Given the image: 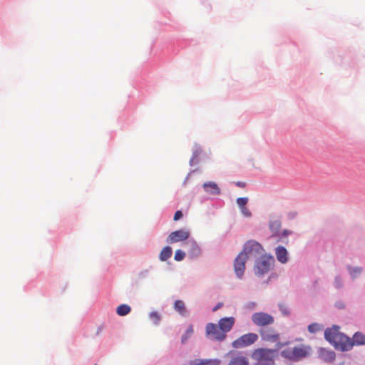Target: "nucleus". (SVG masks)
Returning <instances> with one entry per match:
<instances>
[{"mask_svg":"<svg viewBox=\"0 0 365 365\" xmlns=\"http://www.w3.org/2000/svg\"><path fill=\"white\" fill-rule=\"evenodd\" d=\"M284 235H287V231H284Z\"/></svg>","mask_w":365,"mask_h":365,"instance_id":"f704fd0d","label":"nucleus"},{"mask_svg":"<svg viewBox=\"0 0 365 365\" xmlns=\"http://www.w3.org/2000/svg\"><path fill=\"white\" fill-rule=\"evenodd\" d=\"M351 347L353 345H364L365 344V335L360 332H356L352 339V342L351 343Z\"/></svg>","mask_w":365,"mask_h":365,"instance_id":"f3484780","label":"nucleus"},{"mask_svg":"<svg viewBox=\"0 0 365 365\" xmlns=\"http://www.w3.org/2000/svg\"><path fill=\"white\" fill-rule=\"evenodd\" d=\"M194 329L193 326L192 324H190L185 331V332L182 334L181 336V343L185 344L187 341L192 336L193 334Z\"/></svg>","mask_w":365,"mask_h":365,"instance_id":"412c9836","label":"nucleus"},{"mask_svg":"<svg viewBox=\"0 0 365 365\" xmlns=\"http://www.w3.org/2000/svg\"><path fill=\"white\" fill-rule=\"evenodd\" d=\"M322 329L321 326L317 323H313L308 326V331L310 333H316Z\"/></svg>","mask_w":365,"mask_h":365,"instance_id":"b1692460","label":"nucleus"},{"mask_svg":"<svg viewBox=\"0 0 365 365\" xmlns=\"http://www.w3.org/2000/svg\"><path fill=\"white\" fill-rule=\"evenodd\" d=\"M173 254L172 248L169 246L165 247L160 252L159 258L161 261H166Z\"/></svg>","mask_w":365,"mask_h":365,"instance_id":"6ab92c4d","label":"nucleus"},{"mask_svg":"<svg viewBox=\"0 0 365 365\" xmlns=\"http://www.w3.org/2000/svg\"><path fill=\"white\" fill-rule=\"evenodd\" d=\"M263 341L276 344V349H282L290 344V341L280 342V334L272 328L261 329L259 331Z\"/></svg>","mask_w":365,"mask_h":365,"instance_id":"20e7f679","label":"nucleus"},{"mask_svg":"<svg viewBox=\"0 0 365 365\" xmlns=\"http://www.w3.org/2000/svg\"><path fill=\"white\" fill-rule=\"evenodd\" d=\"M280 227H281V223L278 220H275V221L271 222L269 223V228H270L272 232L273 233V235H279V231Z\"/></svg>","mask_w":365,"mask_h":365,"instance_id":"5701e85b","label":"nucleus"},{"mask_svg":"<svg viewBox=\"0 0 365 365\" xmlns=\"http://www.w3.org/2000/svg\"><path fill=\"white\" fill-rule=\"evenodd\" d=\"M247 259L243 256V253H239L234 261V269L238 278H242L244 274Z\"/></svg>","mask_w":365,"mask_h":365,"instance_id":"9b49d317","label":"nucleus"},{"mask_svg":"<svg viewBox=\"0 0 365 365\" xmlns=\"http://www.w3.org/2000/svg\"><path fill=\"white\" fill-rule=\"evenodd\" d=\"M191 365H220V360L213 359H195L190 362Z\"/></svg>","mask_w":365,"mask_h":365,"instance_id":"dca6fc26","label":"nucleus"},{"mask_svg":"<svg viewBox=\"0 0 365 365\" xmlns=\"http://www.w3.org/2000/svg\"><path fill=\"white\" fill-rule=\"evenodd\" d=\"M131 308L130 306L123 304L117 307L116 313L119 316H125L130 312Z\"/></svg>","mask_w":365,"mask_h":365,"instance_id":"aec40b11","label":"nucleus"},{"mask_svg":"<svg viewBox=\"0 0 365 365\" xmlns=\"http://www.w3.org/2000/svg\"><path fill=\"white\" fill-rule=\"evenodd\" d=\"M190 236V232L185 230H179L171 232L167 239L168 243H175L187 240Z\"/></svg>","mask_w":365,"mask_h":365,"instance_id":"f8f14e48","label":"nucleus"},{"mask_svg":"<svg viewBox=\"0 0 365 365\" xmlns=\"http://www.w3.org/2000/svg\"><path fill=\"white\" fill-rule=\"evenodd\" d=\"M335 282L336 283L337 287H340L341 286V279L339 277H336L335 278Z\"/></svg>","mask_w":365,"mask_h":365,"instance_id":"2f4dec72","label":"nucleus"},{"mask_svg":"<svg viewBox=\"0 0 365 365\" xmlns=\"http://www.w3.org/2000/svg\"><path fill=\"white\" fill-rule=\"evenodd\" d=\"M236 185L240 187H245L246 185V183L245 182L238 181L236 183Z\"/></svg>","mask_w":365,"mask_h":365,"instance_id":"7c9ffc66","label":"nucleus"},{"mask_svg":"<svg viewBox=\"0 0 365 365\" xmlns=\"http://www.w3.org/2000/svg\"><path fill=\"white\" fill-rule=\"evenodd\" d=\"M222 303H218L216 307H215L212 309L213 312H216L218 309H220L222 307Z\"/></svg>","mask_w":365,"mask_h":365,"instance_id":"473e14b6","label":"nucleus"},{"mask_svg":"<svg viewBox=\"0 0 365 365\" xmlns=\"http://www.w3.org/2000/svg\"><path fill=\"white\" fill-rule=\"evenodd\" d=\"M258 335L255 333H248L242 335L232 342V346L235 349H241L255 344L258 340Z\"/></svg>","mask_w":365,"mask_h":365,"instance_id":"6e6552de","label":"nucleus"},{"mask_svg":"<svg viewBox=\"0 0 365 365\" xmlns=\"http://www.w3.org/2000/svg\"><path fill=\"white\" fill-rule=\"evenodd\" d=\"M205 191L210 195H217L220 193V189L214 182H207L203 184Z\"/></svg>","mask_w":365,"mask_h":365,"instance_id":"4468645a","label":"nucleus"},{"mask_svg":"<svg viewBox=\"0 0 365 365\" xmlns=\"http://www.w3.org/2000/svg\"><path fill=\"white\" fill-rule=\"evenodd\" d=\"M275 255L277 257V259L279 262H280L282 264H284L288 260V252L285 247L283 246H278L276 248Z\"/></svg>","mask_w":365,"mask_h":365,"instance_id":"2eb2a0df","label":"nucleus"},{"mask_svg":"<svg viewBox=\"0 0 365 365\" xmlns=\"http://www.w3.org/2000/svg\"><path fill=\"white\" fill-rule=\"evenodd\" d=\"M185 257V253L181 250H178L175 251L174 259L176 261H181Z\"/></svg>","mask_w":365,"mask_h":365,"instance_id":"a878e982","label":"nucleus"},{"mask_svg":"<svg viewBox=\"0 0 365 365\" xmlns=\"http://www.w3.org/2000/svg\"><path fill=\"white\" fill-rule=\"evenodd\" d=\"M150 319L153 320V322L158 324L159 322L160 321V315L157 312H152L150 315Z\"/></svg>","mask_w":365,"mask_h":365,"instance_id":"393cba45","label":"nucleus"},{"mask_svg":"<svg viewBox=\"0 0 365 365\" xmlns=\"http://www.w3.org/2000/svg\"><path fill=\"white\" fill-rule=\"evenodd\" d=\"M291 343L282 349H280V355L290 361H299L303 359L308 357L312 353L310 346L305 344H299L290 346Z\"/></svg>","mask_w":365,"mask_h":365,"instance_id":"f257e3e1","label":"nucleus"},{"mask_svg":"<svg viewBox=\"0 0 365 365\" xmlns=\"http://www.w3.org/2000/svg\"><path fill=\"white\" fill-rule=\"evenodd\" d=\"M274 259L270 255H263L256 260L254 271L256 275L260 277L267 273L272 268Z\"/></svg>","mask_w":365,"mask_h":365,"instance_id":"39448f33","label":"nucleus"},{"mask_svg":"<svg viewBox=\"0 0 365 365\" xmlns=\"http://www.w3.org/2000/svg\"><path fill=\"white\" fill-rule=\"evenodd\" d=\"M174 309L180 315L185 316L186 314V307L185 303L182 300H176L174 303Z\"/></svg>","mask_w":365,"mask_h":365,"instance_id":"a211bd4d","label":"nucleus"},{"mask_svg":"<svg viewBox=\"0 0 365 365\" xmlns=\"http://www.w3.org/2000/svg\"><path fill=\"white\" fill-rule=\"evenodd\" d=\"M361 269L359 267H356L353 269V272L356 273V274H359L361 272Z\"/></svg>","mask_w":365,"mask_h":365,"instance_id":"72a5a7b5","label":"nucleus"},{"mask_svg":"<svg viewBox=\"0 0 365 365\" xmlns=\"http://www.w3.org/2000/svg\"><path fill=\"white\" fill-rule=\"evenodd\" d=\"M240 210L244 216L250 217L252 215L251 212L246 207V206L240 208Z\"/></svg>","mask_w":365,"mask_h":365,"instance_id":"c85d7f7f","label":"nucleus"},{"mask_svg":"<svg viewBox=\"0 0 365 365\" xmlns=\"http://www.w3.org/2000/svg\"><path fill=\"white\" fill-rule=\"evenodd\" d=\"M247 202V197H239L237 199V204L240 207V208L246 206Z\"/></svg>","mask_w":365,"mask_h":365,"instance_id":"cd10ccee","label":"nucleus"},{"mask_svg":"<svg viewBox=\"0 0 365 365\" xmlns=\"http://www.w3.org/2000/svg\"><path fill=\"white\" fill-rule=\"evenodd\" d=\"M182 217V212L180 210H178L175 212V213L174 215L173 220L175 221H177V220H180Z\"/></svg>","mask_w":365,"mask_h":365,"instance_id":"c756f323","label":"nucleus"},{"mask_svg":"<svg viewBox=\"0 0 365 365\" xmlns=\"http://www.w3.org/2000/svg\"><path fill=\"white\" fill-rule=\"evenodd\" d=\"M235 323V319L233 317H224L218 321L219 327L225 334L232 329Z\"/></svg>","mask_w":365,"mask_h":365,"instance_id":"ddd939ff","label":"nucleus"},{"mask_svg":"<svg viewBox=\"0 0 365 365\" xmlns=\"http://www.w3.org/2000/svg\"><path fill=\"white\" fill-rule=\"evenodd\" d=\"M252 322L257 327H265L272 325L274 322V317L265 312H256L251 317Z\"/></svg>","mask_w":365,"mask_h":365,"instance_id":"1a4fd4ad","label":"nucleus"},{"mask_svg":"<svg viewBox=\"0 0 365 365\" xmlns=\"http://www.w3.org/2000/svg\"><path fill=\"white\" fill-rule=\"evenodd\" d=\"M324 336L325 339L336 349H339L342 351H346L351 349L349 338L339 332V327L336 326L326 329Z\"/></svg>","mask_w":365,"mask_h":365,"instance_id":"f03ea898","label":"nucleus"},{"mask_svg":"<svg viewBox=\"0 0 365 365\" xmlns=\"http://www.w3.org/2000/svg\"><path fill=\"white\" fill-rule=\"evenodd\" d=\"M240 253H243V256L247 259L259 257L263 255L264 249L262 246L255 240H248L243 247Z\"/></svg>","mask_w":365,"mask_h":365,"instance_id":"423d86ee","label":"nucleus"},{"mask_svg":"<svg viewBox=\"0 0 365 365\" xmlns=\"http://www.w3.org/2000/svg\"><path fill=\"white\" fill-rule=\"evenodd\" d=\"M278 351L276 349L258 348L252 351L251 358L255 365H275Z\"/></svg>","mask_w":365,"mask_h":365,"instance_id":"7ed1b4c3","label":"nucleus"},{"mask_svg":"<svg viewBox=\"0 0 365 365\" xmlns=\"http://www.w3.org/2000/svg\"><path fill=\"white\" fill-rule=\"evenodd\" d=\"M320 354L325 360L329 361L333 360L335 357V354L334 351H328L324 349H321Z\"/></svg>","mask_w":365,"mask_h":365,"instance_id":"4be33fe9","label":"nucleus"},{"mask_svg":"<svg viewBox=\"0 0 365 365\" xmlns=\"http://www.w3.org/2000/svg\"><path fill=\"white\" fill-rule=\"evenodd\" d=\"M205 335L211 339L222 341L226 339L227 334H224L218 324L207 323L205 327Z\"/></svg>","mask_w":365,"mask_h":365,"instance_id":"0eeeda50","label":"nucleus"},{"mask_svg":"<svg viewBox=\"0 0 365 365\" xmlns=\"http://www.w3.org/2000/svg\"><path fill=\"white\" fill-rule=\"evenodd\" d=\"M279 310L281 311L282 314L284 316H287L289 314V307L285 304H280L279 305Z\"/></svg>","mask_w":365,"mask_h":365,"instance_id":"bb28decb","label":"nucleus"},{"mask_svg":"<svg viewBox=\"0 0 365 365\" xmlns=\"http://www.w3.org/2000/svg\"><path fill=\"white\" fill-rule=\"evenodd\" d=\"M228 355L231 356L228 365H249V359L242 352L230 351Z\"/></svg>","mask_w":365,"mask_h":365,"instance_id":"9d476101","label":"nucleus"}]
</instances>
